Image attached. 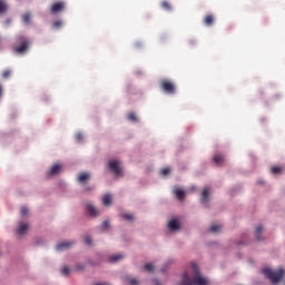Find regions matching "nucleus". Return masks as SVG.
Returning a JSON list of instances; mask_svg holds the SVG:
<instances>
[{
  "label": "nucleus",
  "instance_id": "obj_13",
  "mask_svg": "<svg viewBox=\"0 0 285 285\" xmlns=\"http://www.w3.org/2000/svg\"><path fill=\"white\" fill-rule=\"evenodd\" d=\"M215 23V17L213 14L206 16L204 19V24L207 27H212Z\"/></svg>",
  "mask_w": 285,
  "mask_h": 285
},
{
  "label": "nucleus",
  "instance_id": "obj_28",
  "mask_svg": "<svg viewBox=\"0 0 285 285\" xmlns=\"http://www.w3.org/2000/svg\"><path fill=\"white\" fill-rule=\"evenodd\" d=\"M61 274H63L65 276H68L70 274V268L68 266L62 267Z\"/></svg>",
  "mask_w": 285,
  "mask_h": 285
},
{
  "label": "nucleus",
  "instance_id": "obj_29",
  "mask_svg": "<svg viewBox=\"0 0 285 285\" xmlns=\"http://www.w3.org/2000/svg\"><path fill=\"white\" fill-rule=\"evenodd\" d=\"M220 229H222V226H218V225H214V226L210 227V232H213V233H217Z\"/></svg>",
  "mask_w": 285,
  "mask_h": 285
},
{
  "label": "nucleus",
  "instance_id": "obj_16",
  "mask_svg": "<svg viewBox=\"0 0 285 285\" xmlns=\"http://www.w3.org/2000/svg\"><path fill=\"white\" fill-rule=\"evenodd\" d=\"M112 203V196L107 194L102 197V205H105L106 207L111 206Z\"/></svg>",
  "mask_w": 285,
  "mask_h": 285
},
{
  "label": "nucleus",
  "instance_id": "obj_7",
  "mask_svg": "<svg viewBox=\"0 0 285 285\" xmlns=\"http://www.w3.org/2000/svg\"><path fill=\"white\" fill-rule=\"evenodd\" d=\"M62 170V166L59 165V164H56L53 165L50 170L47 173V176L51 177V176H55V175H58L60 174Z\"/></svg>",
  "mask_w": 285,
  "mask_h": 285
},
{
  "label": "nucleus",
  "instance_id": "obj_31",
  "mask_svg": "<svg viewBox=\"0 0 285 285\" xmlns=\"http://www.w3.org/2000/svg\"><path fill=\"white\" fill-rule=\"evenodd\" d=\"M85 243L88 245V246H91L92 245V238L90 236H86L85 237Z\"/></svg>",
  "mask_w": 285,
  "mask_h": 285
},
{
  "label": "nucleus",
  "instance_id": "obj_10",
  "mask_svg": "<svg viewBox=\"0 0 285 285\" xmlns=\"http://www.w3.org/2000/svg\"><path fill=\"white\" fill-rule=\"evenodd\" d=\"M73 244V242H62L56 246V249L62 252L70 248Z\"/></svg>",
  "mask_w": 285,
  "mask_h": 285
},
{
  "label": "nucleus",
  "instance_id": "obj_38",
  "mask_svg": "<svg viewBox=\"0 0 285 285\" xmlns=\"http://www.w3.org/2000/svg\"><path fill=\"white\" fill-rule=\"evenodd\" d=\"M2 94H3V88H2V86L0 85V97H2Z\"/></svg>",
  "mask_w": 285,
  "mask_h": 285
},
{
  "label": "nucleus",
  "instance_id": "obj_26",
  "mask_svg": "<svg viewBox=\"0 0 285 285\" xmlns=\"http://www.w3.org/2000/svg\"><path fill=\"white\" fill-rule=\"evenodd\" d=\"M128 120H131L134 122H137L138 121V118L136 116V114L131 112L128 115Z\"/></svg>",
  "mask_w": 285,
  "mask_h": 285
},
{
  "label": "nucleus",
  "instance_id": "obj_34",
  "mask_svg": "<svg viewBox=\"0 0 285 285\" xmlns=\"http://www.w3.org/2000/svg\"><path fill=\"white\" fill-rule=\"evenodd\" d=\"M107 228H109V222L108 220H105L101 225V229L102 230H106Z\"/></svg>",
  "mask_w": 285,
  "mask_h": 285
},
{
  "label": "nucleus",
  "instance_id": "obj_40",
  "mask_svg": "<svg viewBox=\"0 0 285 285\" xmlns=\"http://www.w3.org/2000/svg\"><path fill=\"white\" fill-rule=\"evenodd\" d=\"M87 190H92V188H88Z\"/></svg>",
  "mask_w": 285,
  "mask_h": 285
},
{
  "label": "nucleus",
  "instance_id": "obj_41",
  "mask_svg": "<svg viewBox=\"0 0 285 285\" xmlns=\"http://www.w3.org/2000/svg\"><path fill=\"white\" fill-rule=\"evenodd\" d=\"M96 285H106V284H96Z\"/></svg>",
  "mask_w": 285,
  "mask_h": 285
},
{
  "label": "nucleus",
  "instance_id": "obj_21",
  "mask_svg": "<svg viewBox=\"0 0 285 285\" xmlns=\"http://www.w3.org/2000/svg\"><path fill=\"white\" fill-rule=\"evenodd\" d=\"M271 173L274 175H279L284 173V167L274 166L271 168Z\"/></svg>",
  "mask_w": 285,
  "mask_h": 285
},
{
  "label": "nucleus",
  "instance_id": "obj_3",
  "mask_svg": "<svg viewBox=\"0 0 285 285\" xmlns=\"http://www.w3.org/2000/svg\"><path fill=\"white\" fill-rule=\"evenodd\" d=\"M263 274L271 279L272 283L277 284L284 278V269L279 268L278 271H273L271 268H264Z\"/></svg>",
  "mask_w": 285,
  "mask_h": 285
},
{
  "label": "nucleus",
  "instance_id": "obj_24",
  "mask_svg": "<svg viewBox=\"0 0 285 285\" xmlns=\"http://www.w3.org/2000/svg\"><path fill=\"white\" fill-rule=\"evenodd\" d=\"M161 8L167 10V11H171L173 10V7H171L170 2H168V0H164L161 2Z\"/></svg>",
  "mask_w": 285,
  "mask_h": 285
},
{
  "label": "nucleus",
  "instance_id": "obj_11",
  "mask_svg": "<svg viewBox=\"0 0 285 285\" xmlns=\"http://www.w3.org/2000/svg\"><path fill=\"white\" fill-rule=\"evenodd\" d=\"M168 228L170 230H179L180 229V224L177 219H171L169 223H168Z\"/></svg>",
  "mask_w": 285,
  "mask_h": 285
},
{
  "label": "nucleus",
  "instance_id": "obj_15",
  "mask_svg": "<svg viewBox=\"0 0 285 285\" xmlns=\"http://www.w3.org/2000/svg\"><path fill=\"white\" fill-rule=\"evenodd\" d=\"M213 161L217 165V166H220L224 164L225 161V157L223 155H215L213 157Z\"/></svg>",
  "mask_w": 285,
  "mask_h": 285
},
{
  "label": "nucleus",
  "instance_id": "obj_32",
  "mask_svg": "<svg viewBox=\"0 0 285 285\" xmlns=\"http://www.w3.org/2000/svg\"><path fill=\"white\" fill-rule=\"evenodd\" d=\"M28 213H29V209H28L27 207H21L20 214H21L22 216L28 215Z\"/></svg>",
  "mask_w": 285,
  "mask_h": 285
},
{
  "label": "nucleus",
  "instance_id": "obj_4",
  "mask_svg": "<svg viewBox=\"0 0 285 285\" xmlns=\"http://www.w3.org/2000/svg\"><path fill=\"white\" fill-rule=\"evenodd\" d=\"M160 89L168 95H175L177 92L175 82L169 79H164L160 81Z\"/></svg>",
  "mask_w": 285,
  "mask_h": 285
},
{
  "label": "nucleus",
  "instance_id": "obj_19",
  "mask_svg": "<svg viewBox=\"0 0 285 285\" xmlns=\"http://www.w3.org/2000/svg\"><path fill=\"white\" fill-rule=\"evenodd\" d=\"M174 194L179 200H183L186 197V193L183 189H176L174 190Z\"/></svg>",
  "mask_w": 285,
  "mask_h": 285
},
{
  "label": "nucleus",
  "instance_id": "obj_2",
  "mask_svg": "<svg viewBox=\"0 0 285 285\" xmlns=\"http://www.w3.org/2000/svg\"><path fill=\"white\" fill-rule=\"evenodd\" d=\"M30 48V40L24 36L16 37V41L12 45V50L17 55H24Z\"/></svg>",
  "mask_w": 285,
  "mask_h": 285
},
{
  "label": "nucleus",
  "instance_id": "obj_1",
  "mask_svg": "<svg viewBox=\"0 0 285 285\" xmlns=\"http://www.w3.org/2000/svg\"><path fill=\"white\" fill-rule=\"evenodd\" d=\"M193 275L185 273L180 285H209V281L200 275V271L197 264H191Z\"/></svg>",
  "mask_w": 285,
  "mask_h": 285
},
{
  "label": "nucleus",
  "instance_id": "obj_37",
  "mask_svg": "<svg viewBox=\"0 0 285 285\" xmlns=\"http://www.w3.org/2000/svg\"><path fill=\"white\" fill-rule=\"evenodd\" d=\"M11 23H12V19H7V20L4 21V26H6V27H10Z\"/></svg>",
  "mask_w": 285,
  "mask_h": 285
},
{
  "label": "nucleus",
  "instance_id": "obj_36",
  "mask_svg": "<svg viewBox=\"0 0 285 285\" xmlns=\"http://www.w3.org/2000/svg\"><path fill=\"white\" fill-rule=\"evenodd\" d=\"M76 139H77V141H82L83 140V135L82 134H78L76 136Z\"/></svg>",
  "mask_w": 285,
  "mask_h": 285
},
{
  "label": "nucleus",
  "instance_id": "obj_6",
  "mask_svg": "<svg viewBox=\"0 0 285 285\" xmlns=\"http://www.w3.org/2000/svg\"><path fill=\"white\" fill-rule=\"evenodd\" d=\"M66 9V2H53L51 6L50 12L51 13H59L65 11Z\"/></svg>",
  "mask_w": 285,
  "mask_h": 285
},
{
  "label": "nucleus",
  "instance_id": "obj_14",
  "mask_svg": "<svg viewBox=\"0 0 285 285\" xmlns=\"http://www.w3.org/2000/svg\"><path fill=\"white\" fill-rule=\"evenodd\" d=\"M125 282L129 285H140V282L136 277L126 276Z\"/></svg>",
  "mask_w": 285,
  "mask_h": 285
},
{
  "label": "nucleus",
  "instance_id": "obj_27",
  "mask_svg": "<svg viewBox=\"0 0 285 285\" xmlns=\"http://www.w3.org/2000/svg\"><path fill=\"white\" fill-rule=\"evenodd\" d=\"M144 269L148 272H154L155 266L153 264H145Z\"/></svg>",
  "mask_w": 285,
  "mask_h": 285
},
{
  "label": "nucleus",
  "instance_id": "obj_30",
  "mask_svg": "<svg viewBox=\"0 0 285 285\" xmlns=\"http://www.w3.org/2000/svg\"><path fill=\"white\" fill-rule=\"evenodd\" d=\"M122 218L126 219V220H132L135 217L131 214H124Z\"/></svg>",
  "mask_w": 285,
  "mask_h": 285
},
{
  "label": "nucleus",
  "instance_id": "obj_20",
  "mask_svg": "<svg viewBox=\"0 0 285 285\" xmlns=\"http://www.w3.org/2000/svg\"><path fill=\"white\" fill-rule=\"evenodd\" d=\"M124 258H125V256L122 254H117V255L110 256L109 262L116 263V262H120Z\"/></svg>",
  "mask_w": 285,
  "mask_h": 285
},
{
  "label": "nucleus",
  "instance_id": "obj_8",
  "mask_svg": "<svg viewBox=\"0 0 285 285\" xmlns=\"http://www.w3.org/2000/svg\"><path fill=\"white\" fill-rule=\"evenodd\" d=\"M209 194H210V188L209 187L204 188L202 193V204L206 205L209 203Z\"/></svg>",
  "mask_w": 285,
  "mask_h": 285
},
{
  "label": "nucleus",
  "instance_id": "obj_39",
  "mask_svg": "<svg viewBox=\"0 0 285 285\" xmlns=\"http://www.w3.org/2000/svg\"><path fill=\"white\" fill-rule=\"evenodd\" d=\"M155 284H156V285H161L158 279H155Z\"/></svg>",
  "mask_w": 285,
  "mask_h": 285
},
{
  "label": "nucleus",
  "instance_id": "obj_9",
  "mask_svg": "<svg viewBox=\"0 0 285 285\" xmlns=\"http://www.w3.org/2000/svg\"><path fill=\"white\" fill-rule=\"evenodd\" d=\"M86 210L91 217H97L99 215V212L92 204H87Z\"/></svg>",
  "mask_w": 285,
  "mask_h": 285
},
{
  "label": "nucleus",
  "instance_id": "obj_23",
  "mask_svg": "<svg viewBox=\"0 0 285 285\" xmlns=\"http://www.w3.org/2000/svg\"><path fill=\"white\" fill-rule=\"evenodd\" d=\"M89 179H90V175L87 174V173H82V174H80V175L78 176V181H79V183H85V181H87V180H89Z\"/></svg>",
  "mask_w": 285,
  "mask_h": 285
},
{
  "label": "nucleus",
  "instance_id": "obj_22",
  "mask_svg": "<svg viewBox=\"0 0 285 285\" xmlns=\"http://www.w3.org/2000/svg\"><path fill=\"white\" fill-rule=\"evenodd\" d=\"M262 232H264V227H262V226L256 227L255 237H256L257 240H263Z\"/></svg>",
  "mask_w": 285,
  "mask_h": 285
},
{
  "label": "nucleus",
  "instance_id": "obj_17",
  "mask_svg": "<svg viewBox=\"0 0 285 285\" xmlns=\"http://www.w3.org/2000/svg\"><path fill=\"white\" fill-rule=\"evenodd\" d=\"M28 229H29V225L28 224H20L18 229H17V233L19 235H24Z\"/></svg>",
  "mask_w": 285,
  "mask_h": 285
},
{
  "label": "nucleus",
  "instance_id": "obj_35",
  "mask_svg": "<svg viewBox=\"0 0 285 285\" xmlns=\"http://www.w3.org/2000/svg\"><path fill=\"white\" fill-rule=\"evenodd\" d=\"M62 26V21L53 22V28L59 29Z\"/></svg>",
  "mask_w": 285,
  "mask_h": 285
},
{
  "label": "nucleus",
  "instance_id": "obj_18",
  "mask_svg": "<svg viewBox=\"0 0 285 285\" xmlns=\"http://www.w3.org/2000/svg\"><path fill=\"white\" fill-rule=\"evenodd\" d=\"M21 19L26 26H29L31 23V13L27 12V13L22 14Z\"/></svg>",
  "mask_w": 285,
  "mask_h": 285
},
{
  "label": "nucleus",
  "instance_id": "obj_25",
  "mask_svg": "<svg viewBox=\"0 0 285 285\" xmlns=\"http://www.w3.org/2000/svg\"><path fill=\"white\" fill-rule=\"evenodd\" d=\"M11 75H12L11 70H4L1 76L3 79H8L11 77Z\"/></svg>",
  "mask_w": 285,
  "mask_h": 285
},
{
  "label": "nucleus",
  "instance_id": "obj_12",
  "mask_svg": "<svg viewBox=\"0 0 285 285\" xmlns=\"http://www.w3.org/2000/svg\"><path fill=\"white\" fill-rule=\"evenodd\" d=\"M9 10L8 2L6 0H0V16L6 14Z\"/></svg>",
  "mask_w": 285,
  "mask_h": 285
},
{
  "label": "nucleus",
  "instance_id": "obj_5",
  "mask_svg": "<svg viewBox=\"0 0 285 285\" xmlns=\"http://www.w3.org/2000/svg\"><path fill=\"white\" fill-rule=\"evenodd\" d=\"M108 168L112 171L116 176H122V169L120 167V161L118 160H110L108 163Z\"/></svg>",
  "mask_w": 285,
  "mask_h": 285
},
{
  "label": "nucleus",
  "instance_id": "obj_33",
  "mask_svg": "<svg viewBox=\"0 0 285 285\" xmlns=\"http://www.w3.org/2000/svg\"><path fill=\"white\" fill-rule=\"evenodd\" d=\"M170 169L169 168H164V169H161V175L163 176H167V175H169L170 174Z\"/></svg>",
  "mask_w": 285,
  "mask_h": 285
}]
</instances>
